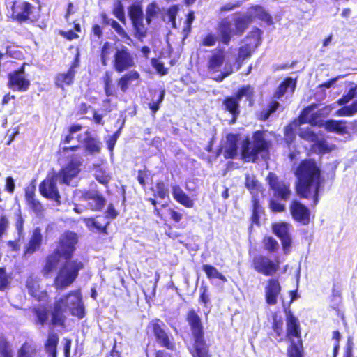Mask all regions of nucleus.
<instances>
[{
	"instance_id": "52",
	"label": "nucleus",
	"mask_w": 357,
	"mask_h": 357,
	"mask_svg": "<svg viewBox=\"0 0 357 357\" xmlns=\"http://www.w3.org/2000/svg\"><path fill=\"white\" fill-rule=\"evenodd\" d=\"M110 26L122 38H124L126 40H130V36L127 34L126 31L116 20L112 21V24Z\"/></svg>"
},
{
	"instance_id": "29",
	"label": "nucleus",
	"mask_w": 357,
	"mask_h": 357,
	"mask_svg": "<svg viewBox=\"0 0 357 357\" xmlns=\"http://www.w3.org/2000/svg\"><path fill=\"white\" fill-rule=\"evenodd\" d=\"M85 222L88 228L94 231L96 229L99 232H105L109 222L106 220L105 217H99L98 219L88 218L85 220Z\"/></svg>"
},
{
	"instance_id": "15",
	"label": "nucleus",
	"mask_w": 357,
	"mask_h": 357,
	"mask_svg": "<svg viewBox=\"0 0 357 357\" xmlns=\"http://www.w3.org/2000/svg\"><path fill=\"white\" fill-rule=\"evenodd\" d=\"M281 291V286L278 279L271 278L267 281L265 287V299L269 305H275Z\"/></svg>"
},
{
	"instance_id": "35",
	"label": "nucleus",
	"mask_w": 357,
	"mask_h": 357,
	"mask_svg": "<svg viewBox=\"0 0 357 357\" xmlns=\"http://www.w3.org/2000/svg\"><path fill=\"white\" fill-rule=\"evenodd\" d=\"M38 324L43 326L49 318V312L45 306L34 307L32 310Z\"/></svg>"
},
{
	"instance_id": "63",
	"label": "nucleus",
	"mask_w": 357,
	"mask_h": 357,
	"mask_svg": "<svg viewBox=\"0 0 357 357\" xmlns=\"http://www.w3.org/2000/svg\"><path fill=\"white\" fill-rule=\"evenodd\" d=\"M217 37L212 33L208 34L203 40V45L204 46L211 47L215 44Z\"/></svg>"
},
{
	"instance_id": "21",
	"label": "nucleus",
	"mask_w": 357,
	"mask_h": 357,
	"mask_svg": "<svg viewBox=\"0 0 357 357\" xmlns=\"http://www.w3.org/2000/svg\"><path fill=\"white\" fill-rule=\"evenodd\" d=\"M222 105L225 110L232 116L229 124H234L240 114L239 101L234 96H228L224 99Z\"/></svg>"
},
{
	"instance_id": "14",
	"label": "nucleus",
	"mask_w": 357,
	"mask_h": 357,
	"mask_svg": "<svg viewBox=\"0 0 357 357\" xmlns=\"http://www.w3.org/2000/svg\"><path fill=\"white\" fill-rule=\"evenodd\" d=\"M290 211L293 218L303 225L310 222V211L307 207L297 200H294L290 206Z\"/></svg>"
},
{
	"instance_id": "26",
	"label": "nucleus",
	"mask_w": 357,
	"mask_h": 357,
	"mask_svg": "<svg viewBox=\"0 0 357 357\" xmlns=\"http://www.w3.org/2000/svg\"><path fill=\"white\" fill-rule=\"evenodd\" d=\"M42 238L43 236L40 229L38 227L36 228L33 231L28 246L26 250H24V255L26 254H33L38 250L41 245Z\"/></svg>"
},
{
	"instance_id": "27",
	"label": "nucleus",
	"mask_w": 357,
	"mask_h": 357,
	"mask_svg": "<svg viewBox=\"0 0 357 357\" xmlns=\"http://www.w3.org/2000/svg\"><path fill=\"white\" fill-rule=\"evenodd\" d=\"M172 195L175 200L185 207L191 208L194 205L193 201L177 185H172Z\"/></svg>"
},
{
	"instance_id": "7",
	"label": "nucleus",
	"mask_w": 357,
	"mask_h": 357,
	"mask_svg": "<svg viewBox=\"0 0 357 357\" xmlns=\"http://www.w3.org/2000/svg\"><path fill=\"white\" fill-rule=\"evenodd\" d=\"M208 70L210 73L220 72L213 79L222 82L225 77L233 73V63L229 52H225L223 48H216L211 51L208 56Z\"/></svg>"
},
{
	"instance_id": "16",
	"label": "nucleus",
	"mask_w": 357,
	"mask_h": 357,
	"mask_svg": "<svg viewBox=\"0 0 357 357\" xmlns=\"http://www.w3.org/2000/svg\"><path fill=\"white\" fill-rule=\"evenodd\" d=\"M79 66L78 55L75 59L67 73L58 74L55 78L56 86L63 89L64 85L73 84L75 75V68Z\"/></svg>"
},
{
	"instance_id": "59",
	"label": "nucleus",
	"mask_w": 357,
	"mask_h": 357,
	"mask_svg": "<svg viewBox=\"0 0 357 357\" xmlns=\"http://www.w3.org/2000/svg\"><path fill=\"white\" fill-rule=\"evenodd\" d=\"M201 294L199 296V301L206 305L210 299L208 294V288L206 286L202 285L200 287Z\"/></svg>"
},
{
	"instance_id": "9",
	"label": "nucleus",
	"mask_w": 357,
	"mask_h": 357,
	"mask_svg": "<svg viewBox=\"0 0 357 357\" xmlns=\"http://www.w3.org/2000/svg\"><path fill=\"white\" fill-rule=\"evenodd\" d=\"M73 197L75 201L85 202V206L91 211H101L106 203L105 198L97 190H76Z\"/></svg>"
},
{
	"instance_id": "33",
	"label": "nucleus",
	"mask_w": 357,
	"mask_h": 357,
	"mask_svg": "<svg viewBox=\"0 0 357 357\" xmlns=\"http://www.w3.org/2000/svg\"><path fill=\"white\" fill-rule=\"evenodd\" d=\"M254 89L250 86H244L240 88L236 93L234 97L240 102L243 98H245L249 102V105L252 106L253 102Z\"/></svg>"
},
{
	"instance_id": "54",
	"label": "nucleus",
	"mask_w": 357,
	"mask_h": 357,
	"mask_svg": "<svg viewBox=\"0 0 357 357\" xmlns=\"http://www.w3.org/2000/svg\"><path fill=\"white\" fill-rule=\"evenodd\" d=\"M258 182L254 176L246 175L245 187L250 191L257 189Z\"/></svg>"
},
{
	"instance_id": "55",
	"label": "nucleus",
	"mask_w": 357,
	"mask_h": 357,
	"mask_svg": "<svg viewBox=\"0 0 357 357\" xmlns=\"http://www.w3.org/2000/svg\"><path fill=\"white\" fill-rule=\"evenodd\" d=\"M259 206L257 202H255L253 204L252 214L251 220L253 224L259 225Z\"/></svg>"
},
{
	"instance_id": "61",
	"label": "nucleus",
	"mask_w": 357,
	"mask_h": 357,
	"mask_svg": "<svg viewBox=\"0 0 357 357\" xmlns=\"http://www.w3.org/2000/svg\"><path fill=\"white\" fill-rule=\"evenodd\" d=\"M151 65L157 70L158 73L162 75H165L167 73V70L165 69L163 63L159 61L156 59H151Z\"/></svg>"
},
{
	"instance_id": "48",
	"label": "nucleus",
	"mask_w": 357,
	"mask_h": 357,
	"mask_svg": "<svg viewBox=\"0 0 357 357\" xmlns=\"http://www.w3.org/2000/svg\"><path fill=\"white\" fill-rule=\"evenodd\" d=\"M178 11V6L177 5L170 6L167 10L166 17H167L168 22H171L174 27L176 26V17Z\"/></svg>"
},
{
	"instance_id": "28",
	"label": "nucleus",
	"mask_w": 357,
	"mask_h": 357,
	"mask_svg": "<svg viewBox=\"0 0 357 357\" xmlns=\"http://www.w3.org/2000/svg\"><path fill=\"white\" fill-rule=\"evenodd\" d=\"M287 327L288 337H301L298 319L291 312L287 314Z\"/></svg>"
},
{
	"instance_id": "23",
	"label": "nucleus",
	"mask_w": 357,
	"mask_h": 357,
	"mask_svg": "<svg viewBox=\"0 0 357 357\" xmlns=\"http://www.w3.org/2000/svg\"><path fill=\"white\" fill-rule=\"evenodd\" d=\"M298 135L301 138L311 142H317L318 150L321 153H327L328 149L324 142H318V136L310 128L300 129Z\"/></svg>"
},
{
	"instance_id": "57",
	"label": "nucleus",
	"mask_w": 357,
	"mask_h": 357,
	"mask_svg": "<svg viewBox=\"0 0 357 357\" xmlns=\"http://www.w3.org/2000/svg\"><path fill=\"white\" fill-rule=\"evenodd\" d=\"M9 282L3 268H0V291H3L8 285Z\"/></svg>"
},
{
	"instance_id": "37",
	"label": "nucleus",
	"mask_w": 357,
	"mask_h": 357,
	"mask_svg": "<svg viewBox=\"0 0 357 357\" xmlns=\"http://www.w3.org/2000/svg\"><path fill=\"white\" fill-rule=\"evenodd\" d=\"M202 270L205 272L207 278L209 279L218 278L224 282H227L225 276L220 273L216 268L211 265L204 264L202 266Z\"/></svg>"
},
{
	"instance_id": "43",
	"label": "nucleus",
	"mask_w": 357,
	"mask_h": 357,
	"mask_svg": "<svg viewBox=\"0 0 357 357\" xmlns=\"http://www.w3.org/2000/svg\"><path fill=\"white\" fill-rule=\"evenodd\" d=\"M165 95V90L159 91L157 99L155 100L153 98L151 102L149 103V107L151 110L153 115L160 109V104L162 102Z\"/></svg>"
},
{
	"instance_id": "11",
	"label": "nucleus",
	"mask_w": 357,
	"mask_h": 357,
	"mask_svg": "<svg viewBox=\"0 0 357 357\" xmlns=\"http://www.w3.org/2000/svg\"><path fill=\"white\" fill-rule=\"evenodd\" d=\"M252 266L258 273L266 276L273 275L279 269L278 264L262 255H256L253 257Z\"/></svg>"
},
{
	"instance_id": "64",
	"label": "nucleus",
	"mask_w": 357,
	"mask_h": 357,
	"mask_svg": "<svg viewBox=\"0 0 357 357\" xmlns=\"http://www.w3.org/2000/svg\"><path fill=\"white\" fill-rule=\"evenodd\" d=\"M6 54L17 59H21L22 57V52L20 51L16 50L15 47H8Z\"/></svg>"
},
{
	"instance_id": "39",
	"label": "nucleus",
	"mask_w": 357,
	"mask_h": 357,
	"mask_svg": "<svg viewBox=\"0 0 357 357\" xmlns=\"http://www.w3.org/2000/svg\"><path fill=\"white\" fill-rule=\"evenodd\" d=\"M144 18L142 17L140 19L137 20L136 21L132 22L134 29L135 31V36L138 39H141L144 38L146 36L147 28L144 24Z\"/></svg>"
},
{
	"instance_id": "45",
	"label": "nucleus",
	"mask_w": 357,
	"mask_h": 357,
	"mask_svg": "<svg viewBox=\"0 0 357 357\" xmlns=\"http://www.w3.org/2000/svg\"><path fill=\"white\" fill-rule=\"evenodd\" d=\"M160 8L156 3L153 2L150 3L146 8V22L149 24L153 17H155L158 13Z\"/></svg>"
},
{
	"instance_id": "25",
	"label": "nucleus",
	"mask_w": 357,
	"mask_h": 357,
	"mask_svg": "<svg viewBox=\"0 0 357 357\" xmlns=\"http://www.w3.org/2000/svg\"><path fill=\"white\" fill-rule=\"evenodd\" d=\"M296 82L291 77H287L278 86L274 98L280 99L285 93H290L292 94L296 88Z\"/></svg>"
},
{
	"instance_id": "6",
	"label": "nucleus",
	"mask_w": 357,
	"mask_h": 357,
	"mask_svg": "<svg viewBox=\"0 0 357 357\" xmlns=\"http://www.w3.org/2000/svg\"><path fill=\"white\" fill-rule=\"evenodd\" d=\"M186 321L194 339V351L192 353L193 357H211L208 354V347L204 340V326L201 317L192 309L188 312Z\"/></svg>"
},
{
	"instance_id": "2",
	"label": "nucleus",
	"mask_w": 357,
	"mask_h": 357,
	"mask_svg": "<svg viewBox=\"0 0 357 357\" xmlns=\"http://www.w3.org/2000/svg\"><path fill=\"white\" fill-rule=\"evenodd\" d=\"M298 178L296 191L304 198H313L314 205L319 202V191L321 185V169L312 159L302 160L296 169Z\"/></svg>"
},
{
	"instance_id": "34",
	"label": "nucleus",
	"mask_w": 357,
	"mask_h": 357,
	"mask_svg": "<svg viewBox=\"0 0 357 357\" xmlns=\"http://www.w3.org/2000/svg\"><path fill=\"white\" fill-rule=\"evenodd\" d=\"M324 126L325 129L328 132L343 133L346 130L345 121L342 120L336 121L329 119L325 121Z\"/></svg>"
},
{
	"instance_id": "31",
	"label": "nucleus",
	"mask_w": 357,
	"mask_h": 357,
	"mask_svg": "<svg viewBox=\"0 0 357 357\" xmlns=\"http://www.w3.org/2000/svg\"><path fill=\"white\" fill-rule=\"evenodd\" d=\"M59 342V337L55 333H50L45 344V351L47 356L56 357L57 351L56 347Z\"/></svg>"
},
{
	"instance_id": "24",
	"label": "nucleus",
	"mask_w": 357,
	"mask_h": 357,
	"mask_svg": "<svg viewBox=\"0 0 357 357\" xmlns=\"http://www.w3.org/2000/svg\"><path fill=\"white\" fill-rule=\"evenodd\" d=\"M26 287L29 294L38 301H46L47 295L45 292L39 290L38 282L36 280H33L32 277H30L26 280Z\"/></svg>"
},
{
	"instance_id": "51",
	"label": "nucleus",
	"mask_w": 357,
	"mask_h": 357,
	"mask_svg": "<svg viewBox=\"0 0 357 357\" xmlns=\"http://www.w3.org/2000/svg\"><path fill=\"white\" fill-rule=\"evenodd\" d=\"M155 192L160 199H165L169 196V189L163 182H158L156 184Z\"/></svg>"
},
{
	"instance_id": "32",
	"label": "nucleus",
	"mask_w": 357,
	"mask_h": 357,
	"mask_svg": "<svg viewBox=\"0 0 357 357\" xmlns=\"http://www.w3.org/2000/svg\"><path fill=\"white\" fill-rule=\"evenodd\" d=\"M8 78V84L13 90H21L22 89V66L17 70L9 73Z\"/></svg>"
},
{
	"instance_id": "42",
	"label": "nucleus",
	"mask_w": 357,
	"mask_h": 357,
	"mask_svg": "<svg viewBox=\"0 0 357 357\" xmlns=\"http://www.w3.org/2000/svg\"><path fill=\"white\" fill-rule=\"evenodd\" d=\"M26 198L29 207L38 215L41 212L42 205L31 196V192L29 190H26Z\"/></svg>"
},
{
	"instance_id": "50",
	"label": "nucleus",
	"mask_w": 357,
	"mask_h": 357,
	"mask_svg": "<svg viewBox=\"0 0 357 357\" xmlns=\"http://www.w3.org/2000/svg\"><path fill=\"white\" fill-rule=\"evenodd\" d=\"M0 357H13L10 344L5 340H0Z\"/></svg>"
},
{
	"instance_id": "18",
	"label": "nucleus",
	"mask_w": 357,
	"mask_h": 357,
	"mask_svg": "<svg viewBox=\"0 0 357 357\" xmlns=\"http://www.w3.org/2000/svg\"><path fill=\"white\" fill-rule=\"evenodd\" d=\"M238 136L233 133H229L226 136V142L223 146V155L226 159H234L238 154Z\"/></svg>"
},
{
	"instance_id": "62",
	"label": "nucleus",
	"mask_w": 357,
	"mask_h": 357,
	"mask_svg": "<svg viewBox=\"0 0 357 357\" xmlns=\"http://www.w3.org/2000/svg\"><path fill=\"white\" fill-rule=\"evenodd\" d=\"M289 357H302L301 352L294 342H291V349L288 351Z\"/></svg>"
},
{
	"instance_id": "8",
	"label": "nucleus",
	"mask_w": 357,
	"mask_h": 357,
	"mask_svg": "<svg viewBox=\"0 0 357 357\" xmlns=\"http://www.w3.org/2000/svg\"><path fill=\"white\" fill-rule=\"evenodd\" d=\"M149 328L153 332L156 343L160 347L171 351L175 349L174 338L163 321L160 319L153 320L149 324Z\"/></svg>"
},
{
	"instance_id": "13",
	"label": "nucleus",
	"mask_w": 357,
	"mask_h": 357,
	"mask_svg": "<svg viewBox=\"0 0 357 357\" xmlns=\"http://www.w3.org/2000/svg\"><path fill=\"white\" fill-rule=\"evenodd\" d=\"M266 181L270 188L274 192V196L283 200H287L291 195L289 185L282 181H280L277 175L273 172H269L266 177Z\"/></svg>"
},
{
	"instance_id": "19",
	"label": "nucleus",
	"mask_w": 357,
	"mask_h": 357,
	"mask_svg": "<svg viewBox=\"0 0 357 357\" xmlns=\"http://www.w3.org/2000/svg\"><path fill=\"white\" fill-rule=\"evenodd\" d=\"M232 21L229 17L223 19L218 24V33L220 40L225 45H228L231 40L234 29Z\"/></svg>"
},
{
	"instance_id": "12",
	"label": "nucleus",
	"mask_w": 357,
	"mask_h": 357,
	"mask_svg": "<svg viewBox=\"0 0 357 357\" xmlns=\"http://www.w3.org/2000/svg\"><path fill=\"white\" fill-rule=\"evenodd\" d=\"M77 139L83 144L85 151L89 155H96L100 153L102 142L91 131L86 130L77 135Z\"/></svg>"
},
{
	"instance_id": "3",
	"label": "nucleus",
	"mask_w": 357,
	"mask_h": 357,
	"mask_svg": "<svg viewBox=\"0 0 357 357\" xmlns=\"http://www.w3.org/2000/svg\"><path fill=\"white\" fill-rule=\"evenodd\" d=\"M81 161L78 156L73 157L69 162L61 171L50 178L45 179L40 185L41 195L48 199L60 203V195L56 186V181L70 185L71 180L80 172Z\"/></svg>"
},
{
	"instance_id": "36",
	"label": "nucleus",
	"mask_w": 357,
	"mask_h": 357,
	"mask_svg": "<svg viewBox=\"0 0 357 357\" xmlns=\"http://www.w3.org/2000/svg\"><path fill=\"white\" fill-rule=\"evenodd\" d=\"M115 48L109 42L104 43L101 48L100 59L103 66H107L112 54H114Z\"/></svg>"
},
{
	"instance_id": "38",
	"label": "nucleus",
	"mask_w": 357,
	"mask_h": 357,
	"mask_svg": "<svg viewBox=\"0 0 357 357\" xmlns=\"http://www.w3.org/2000/svg\"><path fill=\"white\" fill-rule=\"evenodd\" d=\"M296 126V123H290L284 129V141L289 149L296 139L295 128Z\"/></svg>"
},
{
	"instance_id": "20",
	"label": "nucleus",
	"mask_w": 357,
	"mask_h": 357,
	"mask_svg": "<svg viewBox=\"0 0 357 357\" xmlns=\"http://www.w3.org/2000/svg\"><path fill=\"white\" fill-rule=\"evenodd\" d=\"M274 234L280 239L283 248H289L291 244V238L289 234L288 225L286 223L275 224L273 227Z\"/></svg>"
},
{
	"instance_id": "60",
	"label": "nucleus",
	"mask_w": 357,
	"mask_h": 357,
	"mask_svg": "<svg viewBox=\"0 0 357 357\" xmlns=\"http://www.w3.org/2000/svg\"><path fill=\"white\" fill-rule=\"evenodd\" d=\"M270 208L274 212H282L285 209V206L278 201L271 199L270 201Z\"/></svg>"
},
{
	"instance_id": "40",
	"label": "nucleus",
	"mask_w": 357,
	"mask_h": 357,
	"mask_svg": "<svg viewBox=\"0 0 357 357\" xmlns=\"http://www.w3.org/2000/svg\"><path fill=\"white\" fill-rule=\"evenodd\" d=\"M281 107V105L277 100H272L268 105L267 109L261 112L260 119L262 121L267 120L272 114L275 112Z\"/></svg>"
},
{
	"instance_id": "30",
	"label": "nucleus",
	"mask_w": 357,
	"mask_h": 357,
	"mask_svg": "<svg viewBox=\"0 0 357 357\" xmlns=\"http://www.w3.org/2000/svg\"><path fill=\"white\" fill-rule=\"evenodd\" d=\"M139 78V74L135 70H131L123 75L118 81V86L123 92H126L128 89L129 84L135 80Z\"/></svg>"
},
{
	"instance_id": "17",
	"label": "nucleus",
	"mask_w": 357,
	"mask_h": 357,
	"mask_svg": "<svg viewBox=\"0 0 357 357\" xmlns=\"http://www.w3.org/2000/svg\"><path fill=\"white\" fill-rule=\"evenodd\" d=\"M252 47L250 44H245L239 47L237 54H233L229 52L231 59L233 63V70H238L243 61L250 58L252 55Z\"/></svg>"
},
{
	"instance_id": "44",
	"label": "nucleus",
	"mask_w": 357,
	"mask_h": 357,
	"mask_svg": "<svg viewBox=\"0 0 357 357\" xmlns=\"http://www.w3.org/2000/svg\"><path fill=\"white\" fill-rule=\"evenodd\" d=\"M265 250L272 253L279 248V244L277 241L271 236H266L263 241Z\"/></svg>"
},
{
	"instance_id": "5",
	"label": "nucleus",
	"mask_w": 357,
	"mask_h": 357,
	"mask_svg": "<svg viewBox=\"0 0 357 357\" xmlns=\"http://www.w3.org/2000/svg\"><path fill=\"white\" fill-rule=\"evenodd\" d=\"M273 136V132L268 130L255 131L252 135V142L249 138L243 141L241 147L243 156L254 160L259 153L268 152L271 146Z\"/></svg>"
},
{
	"instance_id": "58",
	"label": "nucleus",
	"mask_w": 357,
	"mask_h": 357,
	"mask_svg": "<svg viewBox=\"0 0 357 357\" xmlns=\"http://www.w3.org/2000/svg\"><path fill=\"white\" fill-rule=\"evenodd\" d=\"M240 6H241L240 1L229 2L221 7L220 12L221 13L228 12V11L232 10L236 8H238Z\"/></svg>"
},
{
	"instance_id": "47",
	"label": "nucleus",
	"mask_w": 357,
	"mask_h": 357,
	"mask_svg": "<svg viewBox=\"0 0 357 357\" xmlns=\"http://www.w3.org/2000/svg\"><path fill=\"white\" fill-rule=\"evenodd\" d=\"M255 13L258 18L266 22L268 24L272 23V17L261 6L255 8Z\"/></svg>"
},
{
	"instance_id": "1",
	"label": "nucleus",
	"mask_w": 357,
	"mask_h": 357,
	"mask_svg": "<svg viewBox=\"0 0 357 357\" xmlns=\"http://www.w3.org/2000/svg\"><path fill=\"white\" fill-rule=\"evenodd\" d=\"M77 241V237L75 233H65L60 240L58 248L47 258L45 266V271L47 273L56 267L61 257L66 259L55 279V283L58 288L63 289L71 284L77 278L79 271L83 268L82 262L77 260H70L75 250Z\"/></svg>"
},
{
	"instance_id": "53",
	"label": "nucleus",
	"mask_w": 357,
	"mask_h": 357,
	"mask_svg": "<svg viewBox=\"0 0 357 357\" xmlns=\"http://www.w3.org/2000/svg\"><path fill=\"white\" fill-rule=\"evenodd\" d=\"M37 346L32 342L24 343V357H32L31 355L36 351Z\"/></svg>"
},
{
	"instance_id": "46",
	"label": "nucleus",
	"mask_w": 357,
	"mask_h": 357,
	"mask_svg": "<svg viewBox=\"0 0 357 357\" xmlns=\"http://www.w3.org/2000/svg\"><path fill=\"white\" fill-rule=\"evenodd\" d=\"M104 89L107 97L114 96L112 80L109 72H106L104 77Z\"/></svg>"
},
{
	"instance_id": "56",
	"label": "nucleus",
	"mask_w": 357,
	"mask_h": 357,
	"mask_svg": "<svg viewBox=\"0 0 357 357\" xmlns=\"http://www.w3.org/2000/svg\"><path fill=\"white\" fill-rule=\"evenodd\" d=\"M11 17L20 23L22 22V11L20 8H16L15 6V3H13V5L11 8Z\"/></svg>"
},
{
	"instance_id": "4",
	"label": "nucleus",
	"mask_w": 357,
	"mask_h": 357,
	"mask_svg": "<svg viewBox=\"0 0 357 357\" xmlns=\"http://www.w3.org/2000/svg\"><path fill=\"white\" fill-rule=\"evenodd\" d=\"M68 310L73 316L82 319L85 315L84 304L79 291L71 292L63 296L54 303L52 312L51 323L54 326H62L64 324L63 313Z\"/></svg>"
},
{
	"instance_id": "22",
	"label": "nucleus",
	"mask_w": 357,
	"mask_h": 357,
	"mask_svg": "<svg viewBox=\"0 0 357 357\" xmlns=\"http://www.w3.org/2000/svg\"><path fill=\"white\" fill-rule=\"evenodd\" d=\"M234 29V34L241 36L243 33L248 28V24L252 22V17L248 14L244 15H234L233 20Z\"/></svg>"
},
{
	"instance_id": "10",
	"label": "nucleus",
	"mask_w": 357,
	"mask_h": 357,
	"mask_svg": "<svg viewBox=\"0 0 357 357\" xmlns=\"http://www.w3.org/2000/svg\"><path fill=\"white\" fill-rule=\"evenodd\" d=\"M113 66L118 73H123L135 66V57L129 49L125 46L116 47L114 54Z\"/></svg>"
},
{
	"instance_id": "41",
	"label": "nucleus",
	"mask_w": 357,
	"mask_h": 357,
	"mask_svg": "<svg viewBox=\"0 0 357 357\" xmlns=\"http://www.w3.org/2000/svg\"><path fill=\"white\" fill-rule=\"evenodd\" d=\"M113 15L121 22L126 20L124 6L121 0H116L114 3Z\"/></svg>"
},
{
	"instance_id": "49",
	"label": "nucleus",
	"mask_w": 357,
	"mask_h": 357,
	"mask_svg": "<svg viewBox=\"0 0 357 357\" xmlns=\"http://www.w3.org/2000/svg\"><path fill=\"white\" fill-rule=\"evenodd\" d=\"M128 16L131 21L133 22L143 17V13L140 8L132 5L128 8Z\"/></svg>"
}]
</instances>
